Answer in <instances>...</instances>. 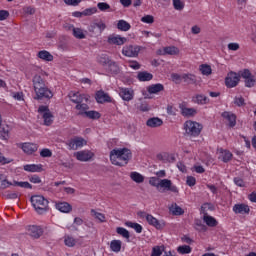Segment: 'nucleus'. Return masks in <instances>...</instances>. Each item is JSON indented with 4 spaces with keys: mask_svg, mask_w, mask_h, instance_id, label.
Instances as JSON below:
<instances>
[{
    "mask_svg": "<svg viewBox=\"0 0 256 256\" xmlns=\"http://www.w3.org/2000/svg\"><path fill=\"white\" fill-rule=\"evenodd\" d=\"M133 153L128 148H115L110 151V161L117 167H125L131 161Z\"/></svg>",
    "mask_w": 256,
    "mask_h": 256,
    "instance_id": "nucleus-1",
    "label": "nucleus"
},
{
    "mask_svg": "<svg viewBox=\"0 0 256 256\" xmlns=\"http://www.w3.org/2000/svg\"><path fill=\"white\" fill-rule=\"evenodd\" d=\"M31 203L39 215H44V213L49 211V200L45 199V197L41 195L32 196Z\"/></svg>",
    "mask_w": 256,
    "mask_h": 256,
    "instance_id": "nucleus-2",
    "label": "nucleus"
},
{
    "mask_svg": "<svg viewBox=\"0 0 256 256\" xmlns=\"http://www.w3.org/2000/svg\"><path fill=\"white\" fill-rule=\"evenodd\" d=\"M184 129L187 135H190V137H199V135H201V131L203 130V126L198 122L188 120L184 123Z\"/></svg>",
    "mask_w": 256,
    "mask_h": 256,
    "instance_id": "nucleus-3",
    "label": "nucleus"
},
{
    "mask_svg": "<svg viewBox=\"0 0 256 256\" xmlns=\"http://www.w3.org/2000/svg\"><path fill=\"white\" fill-rule=\"evenodd\" d=\"M38 113L42 114L44 125H46V127L53 125L54 116L51 110H49V106H45V105L39 106Z\"/></svg>",
    "mask_w": 256,
    "mask_h": 256,
    "instance_id": "nucleus-4",
    "label": "nucleus"
},
{
    "mask_svg": "<svg viewBox=\"0 0 256 256\" xmlns=\"http://www.w3.org/2000/svg\"><path fill=\"white\" fill-rule=\"evenodd\" d=\"M158 191L160 193H165L166 191H171V193H179V188L173 185V182L169 179H161Z\"/></svg>",
    "mask_w": 256,
    "mask_h": 256,
    "instance_id": "nucleus-5",
    "label": "nucleus"
},
{
    "mask_svg": "<svg viewBox=\"0 0 256 256\" xmlns=\"http://www.w3.org/2000/svg\"><path fill=\"white\" fill-rule=\"evenodd\" d=\"M239 81H241V76L237 72H229L225 78V85L228 89H233L239 85Z\"/></svg>",
    "mask_w": 256,
    "mask_h": 256,
    "instance_id": "nucleus-6",
    "label": "nucleus"
},
{
    "mask_svg": "<svg viewBox=\"0 0 256 256\" xmlns=\"http://www.w3.org/2000/svg\"><path fill=\"white\" fill-rule=\"evenodd\" d=\"M34 91L36 93V97H34L36 101H41L43 99H53V92L47 86H42L40 90Z\"/></svg>",
    "mask_w": 256,
    "mask_h": 256,
    "instance_id": "nucleus-7",
    "label": "nucleus"
},
{
    "mask_svg": "<svg viewBox=\"0 0 256 256\" xmlns=\"http://www.w3.org/2000/svg\"><path fill=\"white\" fill-rule=\"evenodd\" d=\"M139 51H141L140 46H124L122 49V54L125 55V57H138L139 56Z\"/></svg>",
    "mask_w": 256,
    "mask_h": 256,
    "instance_id": "nucleus-8",
    "label": "nucleus"
},
{
    "mask_svg": "<svg viewBox=\"0 0 256 256\" xmlns=\"http://www.w3.org/2000/svg\"><path fill=\"white\" fill-rule=\"evenodd\" d=\"M69 149L72 151H77V149H81L84 145H87V141L81 137H75L68 141L67 143Z\"/></svg>",
    "mask_w": 256,
    "mask_h": 256,
    "instance_id": "nucleus-9",
    "label": "nucleus"
},
{
    "mask_svg": "<svg viewBox=\"0 0 256 256\" xmlns=\"http://www.w3.org/2000/svg\"><path fill=\"white\" fill-rule=\"evenodd\" d=\"M232 211L236 215H249L251 213V208H249V205L245 203L235 204L232 208Z\"/></svg>",
    "mask_w": 256,
    "mask_h": 256,
    "instance_id": "nucleus-10",
    "label": "nucleus"
},
{
    "mask_svg": "<svg viewBox=\"0 0 256 256\" xmlns=\"http://www.w3.org/2000/svg\"><path fill=\"white\" fill-rule=\"evenodd\" d=\"M179 109L183 117H195V115H197V109L188 108L185 102L179 104Z\"/></svg>",
    "mask_w": 256,
    "mask_h": 256,
    "instance_id": "nucleus-11",
    "label": "nucleus"
},
{
    "mask_svg": "<svg viewBox=\"0 0 256 256\" xmlns=\"http://www.w3.org/2000/svg\"><path fill=\"white\" fill-rule=\"evenodd\" d=\"M27 233L32 239H39L43 235V228L37 225H31L28 226Z\"/></svg>",
    "mask_w": 256,
    "mask_h": 256,
    "instance_id": "nucleus-12",
    "label": "nucleus"
},
{
    "mask_svg": "<svg viewBox=\"0 0 256 256\" xmlns=\"http://www.w3.org/2000/svg\"><path fill=\"white\" fill-rule=\"evenodd\" d=\"M94 155L95 154L89 150H82V151L76 152L75 157L78 161L87 162V161H91Z\"/></svg>",
    "mask_w": 256,
    "mask_h": 256,
    "instance_id": "nucleus-13",
    "label": "nucleus"
},
{
    "mask_svg": "<svg viewBox=\"0 0 256 256\" xmlns=\"http://www.w3.org/2000/svg\"><path fill=\"white\" fill-rule=\"evenodd\" d=\"M68 97L70 101H72V103H76V105L78 103H83V101L87 102L89 100L87 96H85V94H81L79 92H70L68 94Z\"/></svg>",
    "mask_w": 256,
    "mask_h": 256,
    "instance_id": "nucleus-14",
    "label": "nucleus"
},
{
    "mask_svg": "<svg viewBox=\"0 0 256 256\" xmlns=\"http://www.w3.org/2000/svg\"><path fill=\"white\" fill-rule=\"evenodd\" d=\"M119 95L123 101H133L134 92L129 88H119Z\"/></svg>",
    "mask_w": 256,
    "mask_h": 256,
    "instance_id": "nucleus-15",
    "label": "nucleus"
},
{
    "mask_svg": "<svg viewBox=\"0 0 256 256\" xmlns=\"http://www.w3.org/2000/svg\"><path fill=\"white\" fill-rule=\"evenodd\" d=\"M32 83H33L34 91H41L42 87L47 86V84H45V80L39 74H36L33 77Z\"/></svg>",
    "mask_w": 256,
    "mask_h": 256,
    "instance_id": "nucleus-16",
    "label": "nucleus"
},
{
    "mask_svg": "<svg viewBox=\"0 0 256 256\" xmlns=\"http://www.w3.org/2000/svg\"><path fill=\"white\" fill-rule=\"evenodd\" d=\"M146 221L152 227H155V229H163L165 227V222H160L157 218H155L153 215L149 214L146 216Z\"/></svg>",
    "mask_w": 256,
    "mask_h": 256,
    "instance_id": "nucleus-17",
    "label": "nucleus"
},
{
    "mask_svg": "<svg viewBox=\"0 0 256 256\" xmlns=\"http://www.w3.org/2000/svg\"><path fill=\"white\" fill-rule=\"evenodd\" d=\"M97 103H111V98L109 97V94L105 93L103 90H99L96 92L95 97Z\"/></svg>",
    "mask_w": 256,
    "mask_h": 256,
    "instance_id": "nucleus-18",
    "label": "nucleus"
},
{
    "mask_svg": "<svg viewBox=\"0 0 256 256\" xmlns=\"http://www.w3.org/2000/svg\"><path fill=\"white\" fill-rule=\"evenodd\" d=\"M109 45H125L127 38L121 36L110 35L108 37Z\"/></svg>",
    "mask_w": 256,
    "mask_h": 256,
    "instance_id": "nucleus-19",
    "label": "nucleus"
},
{
    "mask_svg": "<svg viewBox=\"0 0 256 256\" xmlns=\"http://www.w3.org/2000/svg\"><path fill=\"white\" fill-rule=\"evenodd\" d=\"M24 171L28 173H41L43 171V165L41 164H26L23 167Z\"/></svg>",
    "mask_w": 256,
    "mask_h": 256,
    "instance_id": "nucleus-20",
    "label": "nucleus"
},
{
    "mask_svg": "<svg viewBox=\"0 0 256 256\" xmlns=\"http://www.w3.org/2000/svg\"><path fill=\"white\" fill-rule=\"evenodd\" d=\"M223 119H227L229 127H235L237 125V116L232 112H223Z\"/></svg>",
    "mask_w": 256,
    "mask_h": 256,
    "instance_id": "nucleus-21",
    "label": "nucleus"
},
{
    "mask_svg": "<svg viewBox=\"0 0 256 256\" xmlns=\"http://www.w3.org/2000/svg\"><path fill=\"white\" fill-rule=\"evenodd\" d=\"M148 93L150 95H157V93H161V91H165V86L163 84L158 83V84H152L147 87Z\"/></svg>",
    "mask_w": 256,
    "mask_h": 256,
    "instance_id": "nucleus-22",
    "label": "nucleus"
},
{
    "mask_svg": "<svg viewBox=\"0 0 256 256\" xmlns=\"http://www.w3.org/2000/svg\"><path fill=\"white\" fill-rule=\"evenodd\" d=\"M56 209L61 213H71L73 207L68 202H58L55 205Z\"/></svg>",
    "mask_w": 256,
    "mask_h": 256,
    "instance_id": "nucleus-23",
    "label": "nucleus"
},
{
    "mask_svg": "<svg viewBox=\"0 0 256 256\" xmlns=\"http://www.w3.org/2000/svg\"><path fill=\"white\" fill-rule=\"evenodd\" d=\"M182 81L186 83V85H196L197 84V76L191 73L182 74Z\"/></svg>",
    "mask_w": 256,
    "mask_h": 256,
    "instance_id": "nucleus-24",
    "label": "nucleus"
},
{
    "mask_svg": "<svg viewBox=\"0 0 256 256\" xmlns=\"http://www.w3.org/2000/svg\"><path fill=\"white\" fill-rule=\"evenodd\" d=\"M69 31H72L73 36L76 39H85V33H83V29L81 28H75V26L70 25L68 26Z\"/></svg>",
    "mask_w": 256,
    "mask_h": 256,
    "instance_id": "nucleus-25",
    "label": "nucleus"
},
{
    "mask_svg": "<svg viewBox=\"0 0 256 256\" xmlns=\"http://www.w3.org/2000/svg\"><path fill=\"white\" fill-rule=\"evenodd\" d=\"M146 125L151 128L161 127V125H163V120L158 117H153L147 120Z\"/></svg>",
    "mask_w": 256,
    "mask_h": 256,
    "instance_id": "nucleus-26",
    "label": "nucleus"
},
{
    "mask_svg": "<svg viewBox=\"0 0 256 256\" xmlns=\"http://www.w3.org/2000/svg\"><path fill=\"white\" fill-rule=\"evenodd\" d=\"M22 150L24 151V153L31 155L32 153H35V151H37V144L24 143L22 145Z\"/></svg>",
    "mask_w": 256,
    "mask_h": 256,
    "instance_id": "nucleus-27",
    "label": "nucleus"
},
{
    "mask_svg": "<svg viewBox=\"0 0 256 256\" xmlns=\"http://www.w3.org/2000/svg\"><path fill=\"white\" fill-rule=\"evenodd\" d=\"M169 211L171 214L176 216L183 215L185 213V210L177 205V203L171 204V206H169Z\"/></svg>",
    "mask_w": 256,
    "mask_h": 256,
    "instance_id": "nucleus-28",
    "label": "nucleus"
},
{
    "mask_svg": "<svg viewBox=\"0 0 256 256\" xmlns=\"http://www.w3.org/2000/svg\"><path fill=\"white\" fill-rule=\"evenodd\" d=\"M78 115H85L88 119H101V114L94 110L79 112Z\"/></svg>",
    "mask_w": 256,
    "mask_h": 256,
    "instance_id": "nucleus-29",
    "label": "nucleus"
},
{
    "mask_svg": "<svg viewBox=\"0 0 256 256\" xmlns=\"http://www.w3.org/2000/svg\"><path fill=\"white\" fill-rule=\"evenodd\" d=\"M90 214L92 217H95L100 223L107 222V218L105 217V214L101 212H97L95 209H91Z\"/></svg>",
    "mask_w": 256,
    "mask_h": 256,
    "instance_id": "nucleus-30",
    "label": "nucleus"
},
{
    "mask_svg": "<svg viewBox=\"0 0 256 256\" xmlns=\"http://www.w3.org/2000/svg\"><path fill=\"white\" fill-rule=\"evenodd\" d=\"M137 79L142 82L151 81V79H153V74L147 71L138 72Z\"/></svg>",
    "mask_w": 256,
    "mask_h": 256,
    "instance_id": "nucleus-31",
    "label": "nucleus"
},
{
    "mask_svg": "<svg viewBox=\"0 0 256 256\" xmlns=\"http://www.w3.org/2000/svg\"><path fill=\"white\" fill-rule=\"evenodd\" d=\"M108 73H111V75H117L119 74V65H117V62L111 61L110 64L107 66Z\"/></svg>",
    "mask_w": 256,
    "mask_h": 256,
    "instance_id": "nucleus-32",
    "label": "nucleus"
},
{
    "mask_svg": "<svg viewBox=\"0 0 256 256\" xmlns=\"http://www.w3.org/2000/svg\"><path fill=\"white\" fill-rule=\"evenodd\" d=\"M97 61L98 63H100V65H103V67H108L110 62H112L113 60L109 59V56L107 54H101L100 56H98Z\"/></svg>",
    "mask_w": 256,
    "mask_h": 256,
    "instance_id": "nucleus-33",
    "label": "nucleus"
},
{
    "mask_svg": "<svg viewBox=\"0 0 256 256\" xmlns=\"http://www.w3.org/2000/svg\"><path fill=\"white\" fill-rule=\"evenodd\" d=\"M203 221L208 227H217V220L212 216L204 214Z\"/></svg>",
    "mask_w": 256,
    "mask_h": 256,
    "instance_id": "nucleus-34",
    "label": "nucleus"
},
{
    "mask_svg": "<svg viewBox=\"0 0 256 256\" xmlns=\"http://www.w3.org/2000/svg\"><path fill=\"white\" fill-rule=\"evenodd\" d=\"M121 245H123V243L121 242V240H112L110 242V249L111 251H113L114 253H119V251H121Z\"/></svg>",
    "mask_w": 256,
    "mask_h": 256,
    "instance_id": "nucleus-35",
    "label": "nucleus"
},
{
    "mask_svg": "<svg viewBox=\"0 0 256 256\" xmlns=\"http://www.w3.org/2000/svg\"><path fill=\"white\" fill-rule=\"evenodd\" d=\"M38 57L43 61H53V55H51V53H49L47 50L38 52Z\"/></svg>",
    "mask_w": 256,
    "mask_h": 256,
    "instance_id": "nucleus-36",
    "label": "nucleus"
},
{
    "mask_svg": "<svg viewBox=\"0 0 256 256\" xmlns=\"http://www.w3.org/2000/svg\"><path fill=\"white\" fill-rule=\"evenodd\" d=\"M126 227H130L131 229H134L136 233H142L143 232V226L139 223L128 221L125 223Z\"/></svg>",
    "mask_w": 256,
    "mask_h": 256,
    "instance_id": "nucleus-37",
    "label": "nucleus"
},
{
    "mask_svg": "<svg viewBox=\"0 0 256 256\" xmlns=\"http://www.w3.org/2000/svg\"><path fill=\"white\" fill-rule=\"evenodd\" d=\"M117 29H119V31H129V29H131V24L125 20H119L117 23Z\"/></svg>",
    "mask_w": 256,
    "mask_h": 256,
    "instance_id": "nucleus-38",
    "label": "nucleus"
},
{
    "mask_svg": "<svg viewBox=\"0 0 256 256\" xmlns=\"http://www.w3.org/2000/svg\"><path fill=\"white\" fill-rule=\"evenodd\" d=\"M192 101L198 105H206L208 99L205 95L198 94L192 98Z\"/></svg>",
    "mask_w": 256,
    "mask_h": 256,
    "instance_id": "nucleus-39",
    "label": "nucleus"
},
{
    "mask_svg": "<svg viewBox=\"0 0 256 256\" xmlns=\"http://www.w3.org/2000/svg\"><path fill=\"white\" fill-rule=\"evenodd\" d=\"M165 55H179V48L175 46H168L164 48Z\"/></svg>",
    "mask_w": 256,
    "mask_h": 256,
    "instance_id": "nucleus-40",
    "label": "nucleus"
},
{
    "mask_svg": "<svg viewBox=\"0 0 256 256\" xmlns=\"http://www.w3.org/2000/svg\"><path fill=\"white\" fill-rule=\"evenodd\" d=\"M130 178L132 181H135V183H143V181H145V178L143 175L139 174V172H131Z\"/></svg>",
    "mask_w": 256,
    "mask_h": 256,
    "instance_id": "nucleus-41",
    "label": "nucleus"
},
{
    "mask_svg": "<svg viewBox=\"0 0 256 256\" xmlns=\"http://www.w3.org/2000/svg\"><path fill=\"white\" fill-rule=\"evenodd\" d=\"M116 233L118 235H121V237H123L124 239H130L131 237V234L129 233V231L123 227L116 228Z\"/></svg>",
    "mask_w": 256,
    "mask_h": 256,
    "instance_id": "nucleus-42",
    "label": "nucleus"
},
{
    "mask_svg": "<svg viewBox=\"0 0 256 256\" xmlns=\"http://www.w3.org/2000/svg\"><path fill=\"white\" fill-rule=\"evenodd\" d=\"M207 211H215V206L211 203H204L201 206V213H203V215H207Z\"/></svg>",
    "mask_w": 256,
    "mask_h": 256,
    "instance_id": "nucleus-43",
    "label": "nucleus"
},
{
    "mask_svg": "<svg viewBox=\"0 0 256 256\" xmlns=\"http://www.w3.org/2000/svg\"><path fill=\"white\" fill-rule=\"evenodd\" d=\"M234 105H236V107H245L247 104L245 103V98H243V96H235Z\"/></svg>",
    "mask_w": 256,
    "mask_h": 256,
    "instance_id": "nucleus-44",
    "label": "nucleus"
},
{
    "mask_svg": "<svg viewBox=\"0 0 256 256\" xmlns=\"http://www.w3.org/2000/svg\"><path fill=\"white\" fill-rule=\"evenodd\" d=\"M178 253H180V255H187L189 253H191V246L189 245H183V246H179L177 248Z\"/></svg>",
    "mask_w": 256,
    "mask_h": 256,
    "instance_id": "nucleus-45",
    "label": "nucleus"
},
{
    "mask_svg": "<svg viewBox=\"0 0 256 256\" xmlns=\"http://www.w3.org/2000/svg\"><path fill=\"white\" fill-rule=\"evenodd\" d=\"M64 243H65L66 247H75L77 241L75 240V238H73L71 236H65Z\"/></svg>",
    "mask_w": 256,
    "mask_h": 256,
    "instance_id": "nucleus-46",
    "label": "nucleus"
},
{
    "mask_svg": "<svg viewBox=\"0 0 256 256\" xmlns=\"http://www.w3.org/2000/svg\"><path fill=\"white\" fill-rule=\"evenodd\" d=\"M233 159V154L229 150L222 152V161L223 163H229Z\"/></svg>",
    "mask_w": 256,
    "mask_h": 256,
    "instance_id": "nucleus-47",
    "label": "nucleus"
},
{
    "mask_svg": "<svg viewBox=\"0 0 256 256\" xmlns=\"http://www.w3.org/2000/svg\"><path fill=\"white\" fill-rule=\"evenodd\" d=\"M0 139H3V141L9 140V129L8 128H0Z\"/></svg>",
    "mask_w": 256,
    "mask_h": 256,
    "instance_id": "nucleus-48",
    "label": "nucleus"
},
{
    "mask_svg": "<svg viewBox=\"0 0 256 256\" xmlns=\"http://www.w3.org/2000/svg\"><path fill=\"white\" fill-rule=\"evenodd\" d=\"M13 185H15L17 187H22V189H33V185H31L29 182L14 181Z\"/></svg>",
    "mask_w": 256,
    "mask_h": 256,
    "instance_id": "nucleus-49",
    "label": "nucleus"
},
{
    "mask_svg": "<svg viewBox=\"0 0 256 256\" xmlns=\"http://www.w3.org/2000/svg\"><path fill=\"white\" fill-rule=\"evenodd\" d=\"M173 7L176 11H183V9H185V3L181 0H173Z\"/></svg>",
    "mask_w": 256,
    "mask_h": 256,
    "instance_id": "nucleus-50",
    "label": "nucleus"
},
{
    "mask_svg": "<svg viewBox=\"0 0 256 256\" xmlns=\"http://www.w3.org/2000/svg\"><path fill=\"white\" fill-rule=\"evenodd\" d=\"M96 23V29L98 31V35H101L103 33L104 29H107V25L102 20L95 22Z\"/></svg>",
    "mask_w": 256,
    "mask_h": 256,
    "instance_id": "nucleus-51",
    "label": "nucleus"
},
{
    "mask_svg": "<svg viewBox=\"0 0 256 256\" xmlns=\"http://www.w3.org/2000/svg\"><path fill=\"white\" fill-rule=\"evenodd\" d=\"M200 71H201L202 75H211V73H212L211 66H209L207 64H202L200 66Z\"/></svg>",
    "mask_w": 256,
    "mask_h": 256,
    "instance_id": "nucleus-52",
    "label": "nucleus"
},
{
    "mask_svg": "<svg viewBox=\"0 0 256 256\" xmlns=\"http://www.w3.org/2000/svg\"><path fill=\"white\" fill-rule=\"evenodd\" d=\"M256 79L255 76H250L249 78L245 79V87L251 88L255 87Z\"/></svg>",
    "mask_w": 256,
    "mask_h": 256,
    "instance_id": "nucleus-53",
    "label": "nucleus"
},
{
    "mask_svg": "<svg viewBox=\"0 0 256 256\" xmlns=\"http://www.w3.org/2000/svg\"><path fill=\"white\" fill-rule=\"evenodd\" d=\"M20 194L18 192L7 191L4 193L5 199H19Z\"/></svg>",
    "mask_w": 256,
    "mask_h": 256,
    "instance_id": "nucleus-54",
    "label": "nucleus"
},
{
    "mask_svg": "<svg viewBox=\"0 0 256 256\" xmlns=\"http://www.w3.org/2000/svg\"><path fill=\"white\" fill-rule=\"evenodd\" d=\"M160 183H161V179H159L157 177H151L150 180H149V184L152 187H156L157 190L159 189Z\"/></svg>",
    "mask_w": 256,
    "mask_h": 256,
    "instance_id": "nucleus-55",
    "label": "nucleus"
},
{
    "mask_svg": "<svg viewBox=\"0 0 256 256\" xmlns=\"http://www.w3.org/2000/svg\"><path fill=\"white\" fill-rule=\"evenodd\" d=\"M97 7H98L99 11H103V12L109 11V9H111V6L106 2L98 3Z\"/></svg>",
    "mask_w": 256,
    "mask_h": 256,
    "instance_id": "nucleus-56",
    "label": "nucleus"
},
{
    "mask_svg": "<svg viewBox=\"0 0 256 256\" xmlns=\"http://www.w3.org/2000/svg\"><path fill=\"white\" fill-rule=\"evenodd\" d=\"M95 13H97V9L95 7H92V8L85 9L83 11V16L89 17L91 15H95Z\"/></svg>",
    "mask_w": 256,
    "mask_h": 256,
    "instance_id": "nucleus-57",
    "label": "nucleus"
},
{
    "mask_svg": "<svg viewBox=\"0 0 256 256\" xmlns=\"http://www.w3.org/2000/svg\"><path fill=\"white\" fill-rule=\"evenodd\" d=\"M163 255V249L161 246H155L153 249H152V254L151 256H161Z\"/></svg>",
    "mask_w": 256,
    "mask_h": 256,
    "instance_id": "nucleus-58",
    "label": "nucleus"
},
{
    "mask_svg": "<svg viewBox=\"0 0 256 256\" xmlns=\"http://www.w3.org/2000/svg\"><path fill=\"white\" fill-rule=\"evenodd\" d=\"M196 183H197V179H195V177L188 176L186 178V185H188V187H195Z\"/></svg>",
    "mask_w": 256,
    "mask_h": 256,
    "instance_id": "nucleus-59",
    "label": "nucleus"
},
{
    "mask_svg": "<svg viewBox=\"0 0 256 256\" xmlns=\"http://www.w3.org/2000/svg\"><path fill=\"white\" fill-rule=\"evenodd\" d=\"M142 23H155V18L152 15H146L141 18Z\"/></svg>",
    "mask_w": 256,
    "mask_h": 256,
    "instance_id": "nucleus-60",
    "label": "nucleus"
},
{
    "mask_svg": "<svg viewBox=\"0 0 256 256\" xmlns=\"http://www.w3.org/2000/svg\"><path fill=\"white\" fill-rule=\"evenodd\" d=\"M240 76L242 79H249V77H252L253 74H251V71L249 69H244L242 72H240Z\"/></svg>",
    "mask_w": 256,
    "mask_h": 256,
    "instance_id": "nucleus-61",
    "label": "nucleus"
},
{
    "mask_svg": "<svg viewBox=\"0 0 256 256\" xmlns=\"http://www.w3.org/2000/svg\"><path fill=\"white\" fill-rule=\"evenodd\" d=\"M76 109L78 110V111H84V113L89 109V105H87L86 103H78L77 105H76Z\"/></svg>",
    "mask_w": 256,
    "mask_h": 256,
    "instance_id": "nucleus-62",
    "label": "nucleus"
},
{
    "mask_svg": "<svg viewBox=\"0 0 256 256\" xmlns=\"http://www.w3.org/2000/svg\"><path fill=\"white\" fill-rule=\"evenodd\" d=\"M172 81H175L176 83H181L183 81V75H179L177 73L171 74Z\"/></svg>",
    "mask_w": 256,
    "mask_h": 256,
    "instance_id": "nucleus-63",
    "label": "nucleus"
},
{
    "mask_svg": "<svg viewBox=\"0 0 256 256\" xmlns=\"http://www.w3.org/2000/svg\"><path fill=\"white\" fill-rule=\"evenodd\" d=\"M40 155H41L42 157H52V156H53V152H51V151H50L49 149H47V148H44V149L41 150Z\"/></svg>",
    "mask_w": 256,
    "mask_h": 256,
    "instance_id": "nucleus-64",
    "label": "nucleus"
}]
</instances>
